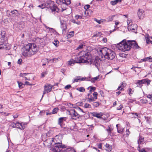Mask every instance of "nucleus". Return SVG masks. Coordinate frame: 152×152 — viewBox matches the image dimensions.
<instances>
[{"instance_id":"6ab92c4d","label":"nucleus","mask_w":152,"mask_h":152,"mask_svg":"<svg viewBox=\"0 0 152 152\" xmlns=\"http://www.w3.org/2000/svg\"><path fill=\"white\" fill-rule=\"evenodd\" d=\"M88 101L89 102L94 101L97 99V97H93L92 95L89 94H88Z\"/></svg>"},{"instance_id":"423d86ee","label":"nucleus","mask_w":152,"mask_h":152,"mask_svg":"<svg viewBox=\"0 0 152 152\" xmlns=\"http://www.w3.org/2000/svg\"><path fill=\"white\" fill-rule=\"evenodd\" d=\"M81 61L82 60L80 59V58H79V55L78 56L75 55L73 56L72 58L68 61V63L70 65H72V64L82 63V62H81Z\"/></svg>"},{"instance_id":"3c124183","label":"nucleus","mask_w":152,"mask_h":152,"mask_svg":"<svg viewBox=\"0 0 152 152\" xmlns=\"http://www.w3.org/2000/svg\"><path fill=\"white\" fill-rule=\"evenodd\" d=\"M60 23L61 25H65V24H66V22L63 20H61Z\"/></svg>"},{"instance_id":"5fc2aeb1","label":"nucleus","mask_w":152,"mask_h":152,"mask_svg":"<svg viewBox=\"0 0 152 152\" xmlns=\"http://www.w3.org/2000/svg\"><path fill=\"white\" fill-rule=\"evenodd\" d=\"M47 74V73L46 72H43L41 74V77H44L45 75Z\"/></svg>"},{"instance_id":"6e6552de","label":"nucleus","mask_w":152,"mask_h":152,"mask_svg":"<svg viewBox=\"0 0 152 152\" xmlns=\"http://www.w3.org/2000/svg\"><path fill=\"white\" fill-rule=\"evenodd\" d=\"M128 43L129 44L131 48L134 49H138L140 48V47L138 45L137 42L134 40H129L128 41Z\"/></svg>"},{"instance_id":"20e7f679","label":"nucleus","mask_w":152,"mask_h":152,"mask_svg":"<svg viewBox=\"0 0 152 152\" xmlns=\"http://www.w3.org/2000/svg\"><path fill=\"white\" fill-rule=\"evenodd\" d=\"M51 150L55 152H76L72 148L69 147L66 148L64 145L61 143L58 142L55 143V146Z\"/></svg>"},{"instance_id":"5701e85b","label":"nucleus","mask_w":152,"mask_h":152,"mask_svg":"<svg viewBox=\"0 0 152 152\" xmlns=\"http://www.w3.org/2000/svg\"><path fill=\"white\" fill-rule=\"evenodd\" d=\"M1 49L8 50L9 48L6 45L3 43L0 45V49Z\"/></svg>"},{"instance_id":"79ce46f5","label":"nucleus","mask_w":152,"mask_h":152,"mask_svg":"<svg viewBox=\"0 0 152 152\" xmlns=\"http://www.w3.org/2000/svg\"><path fill=\"white\" fill-rule=\"evenodd\" d=\"M58 110V108H55L53 109L52 111V114L56 113Z\"/></svg>"},{"instance_id":"37998d69","label":"nucleus","mask_w":152,"mask_h":152,"mask_svg":"<svg viewBox=\"0 0 152 152\" xmlns=\"http://www.w3.org/2000/svg\"><path fill=\"white\" fill-rule=\"evenodd\" d=\"M75 18L77 20H78V19H81L83 18V16H82L77 15L75 16Z\"/></svg>"},{"instance_id":"4c0bfd02","label":"nucleus","mask_w":152,"mask_h":152,"mask_svg":"<svg viewBox=\"0 0 152 152\" xmlns=\"http://www.w3.org/2000/svg\"><path fill=\"white\" fill-rule=\"evenodd\" d=\"M20 127H19L18 129H23L25 128V126L24 125V123H20Z\"/></svg>"},{"instance_id":"bf43d9fd","label":"nucleus","mask_w":152,"mask_h":152,"mask_svg":"<svg viewBox=\"0 0 152 152\" xmlns=\"http://www.w3.org/2000/svg\"><path fill=\"white\" fill-rule=\"evenodd\" d=\"M93 96L94 97H97V96L98 95V94H97V92H94L93 93Z\"/></svg>"},{"instance_id":"7ed1b4c3","label":"nucleus","mask_w":152,"mask_h":152,"mask_svg":"<svg viewBox=\"0 0 152 152\" xmlns=\"http://www.w3.org/2000/svg\"><path fill=\"white\" fill-rule=\"evenodd\" d=\"M99 52L102 57L104 56L105 58L109 59H113L115 56L114 51L106 47L100 49Z\"/></svg>"},{"instance_id":"4be33fe9","label":"nucleus","mask_w":152,"mask_h":152,"mask_svg":"<svg viewBox=\"0 0 152 152\" xmlns=\"http://www.w3.org/2000/svg\"><path fill=\"white\" fill-rule=\"evenodd\" d=\"M18 86H22L23 85H29V86H32V84H31L29 83V82L27 81H25L24 83V82H19V81H18Z\"/></svg>"},{"instance_id":"8fccbe9b","label":"nucleus","mask_w":152,"mask_h":152,"mask_svg":"<svg viewBox=\"0 0 152 152\" xmlns=\"http://www.w3.org/2000/svg\"><path fill=\"white\" fill-rule=\"evenodd\" d=\"M90 7V6L89 5L86 4L84 6V8L85 9L87 10Z\"/></svg>"},{"instance_id":"680f3d73","label":"nucleus","mask_w":152,"mask_h":152,"mask_svg":"<svg viewBox=\"0 0 152 152\" xmlns=\"http://www.w3.org/2000/svg\"><path fill=\"white\" fill-rule=\"evenodd\" d=\"M124 86H119L117 89L118 90L122 91L124 88Z\"/></svg>"},{"instance_id":"b1692460","label":"nucleus","mask_w":152,"mask_h":152,"mask_svg":"<svg viewBox=\"0 0 152 152\" xmlns=\"http://www.w3.org/2000/svg\"><path fill=\"white\" fill-rule=\"evenodd\" d=\"M1 49L8 50L9 48L6 45L3 43L0 45V49Z\"/></svg>"},{"instance_id":"473e14b6","label":"nucleus","mask_w":152,"mask_h":152,"mask_svg":"<svg viewBox=\"0 0 152 152\" xmlns=\"http://www.w3.org/2000/svg\"><path fill=\"white\" fill-rule=\"evenodd\" d=\"M11 13L15 14V15L18 16L19 15L18 11L17 10H14L11 12Z\"/></svg>"},{"instance_id":"9d476101","label":"nucleus","mask_w":152,"mask_h":152,"mask_svg":"<svg viewBox=\"0 0 152 152\" xmlns=\"http://www.w3.org/2000/svg\"><path fill=\"white\" fill-rule=\"evenodd\" d=\"M54 86H44V90L43 91V94L42 96V98L43 96L46 93H48L50 92L53 88V87Z\"/></svg>"},{"instance_id":"49530a36","label":"nucleus","mask_w":152,"mask_h":152,"mask_svg":"<svg viewBox=\"0 0 152 152\" xmlns=\"http://www.w3.org/2000/svg\"><path fill=\"white\" fill-rule=\"evenodd\" d=\"M85 46V45H83V44H81L80 45H79L78 46V47L77 48V49L78 50H79V49H82L83 47V46Z\"/></svg>"},{"instance_id":"0e129e2a","label":"nucleus","mask_w":152,"mask_h":152,"mask_svg":"<svg viewBox=\"0 0 152 152\" xmlns=\"http://www.w3.org/2000/svg\"><path fill=\"white\" fill-rule=\"evenodd\" d=\"M22 61V59L21 58H20L18 59V63L19 64H20Z\"/></svg>"},{"instance_id":"864d4df0","label":"nucleus","mask_w":152,"mask_h":152,"mask_svg":"<svg viewBox=\"0 0 152 152\" xmlns=\"http://www.w3.org/2000/svg\"><path fill=\"white\" fill-rule=\"evenodd\" d=\"M123 108V105L122 104H121L117 108V110H121Z\"/></svg>"},{"instance_id":"13d9d810","label":"nucleus","mask_w":152,"mask_h":152,"mask_svg":"<svg viewBox=\"0 0 152 152\" xmlns=\"http://www.w3.org/2000/svg\"><path fill=\"white\" fill-rule=\"evenodd\" d=\"M15 126H16V127H17L18 128L19 127H20V123L19 122H17L15 124Z\"/></svg>"},{"instance_id":"c85d7f7f","label":"nucleus","mask_w":152,"mask_h":152,"mask_svg":"<svg viewBox=\"0 0 152 152\" xmlns=\"http://www.w3.org/2000/svg\"><path fill=\"white\" fill-rule=\"evenodd\" d=\"M60 59V58H54L52 59H50L49 61H51V62L55 63L57 62Z\"/></svg>"},{"instance_id":"c03bdc74","label":"nucleus","mask_w":152,"mask_h":152,"mask_svg":"<svg viewBox=\"0 0 152 152\" xmlns=\"http://www.w3.org/2000/svg\"><path fill=\"white\" fill-rule=\"evenodd\" d=\"M84 107L85 108H91V105L89 104L88 103H86L84 105Z\"/></svg>"},{"instance_id":"dca6fc26","label":"nucleus","mask_w":152,"mask_h":152,"mask_svg":"<svg viewBox=\"0 0 152 152\" xmlns=\"http://www.w3.org/2000/svg\"><path fill=\"white\" fill-rule=\"evenodd\" d=\"M102 77V76L101 75H99L96 77L92 78L91 79V81L92 82L95 83L96 81L99 80Z\"/></svg>"},{"instance_id":"7c9ffc66","label":"nucleus","mask_w":152,"mask_h":152,"mask_svg":"<svg viewBox=\"0 0 152 152\" xmlns=\"http://www.w3.org/2000/svg\"><path fill=\"white\" fill-rule=\"evenodd\" d=\"M114 17L115 15L110 16L107 18V19L108 21H111L113 20Z\"/></svg>"},{"instance_id":"c756f323","label":"nucleus","mask_w":152,"mask_h":152,"mask_svg":"<svg viewBox=\"0 0 152 152\" xmlns=\"http://www.w3.org/2000/svg\"><path fill=\"white\" fill-rule=\"evenodd\" d=\"M63 3L69 5L71 3L70 0H62Z\"/></svg>"},{"instance_id":"72a5a7b5","label":"nucleus","mask_w":152,"mask_h":152,"mask_svg":"<svg viewBox=\"0 0 152 152\" xmlns=\"http://www.w3.org/2000/svg\"><path fill=\"white\" fill-rule=\"evenodd\" d=\"M99 104L98 102H96L92 103V105L94 107H97Z\"/></svg>"},{"instance_id":"69168bd1","label":"nucleus","mask_w":152,"mask_h":152,"mask_svg":"<svg viewBox=\"0 0 152 152\" xmlns=\"http://www.w3.org/2000/svg\"><path fill=\"white\" fill-rule=\"evenodd\" d=\"M77 109L78 110H79V111H80L81 112H83V113H84L85 112L83 111V110H82V109H81V108H80V107H77Z\"/></svg>"},{"instance_id":"f8f14e48","label":"nucleus","mask_w":152,"mask_h":152,"mask_svg":"<svg viewBox=\"0 0 152 152\" xmlns=\"http://www.w3.org/2000/svg\"><path fill=\"white\" fill-rule=\"evenodd\" d=\"M6 32L4 31L1 32V34H0V39L2 41V42H3L7 39V37L6 36Z\"/></svg>"},{"instance_id":"052dcab7","label":"nucleus","mask_w":152,"mask_h":152,"mask_svg":"<svg viewBox=\"0 0 152 152\" xmlns=\"http://www.w3.org/2000/svg\"><path fill=\"white\" fill-rule=\"evenodd\" d=\"M147 97L149 98L152 102V94H149L147 96Z\"/></svg>"},{"instance_id":"603ef678","label":"nucleus","mask_w":152,"mask_h":152,"mask_svg":"<svg viewBox=\"0 0 152 152\" xmlns=\"http://www.w3.org/2000/svg\"><path fill=\"white\" fill-rule=\"evenodd\" d=\"M146 38V43L148 44L150 43L151 40L148 37H147L145 38Z\"/></svg>"},{"instance_id":"f3484780","label":"nucleus","mask_w":152,"mask_h":152,"mask_svg":"<svg viewBox=\"0 0 152 152\" xmlns=\"http://www.w3.org/2000/svg\"><path fill=\"white\" fill-rule=\"evenodd\" d=\"M53 2L51 1H47L46 3H45V7L48 8L50 9L51 6H53Z\"/></svg>"},{"instance_id":"f257e3e1","label":"nucleus","mask_w":152,"mask_h":152,"mask_svg":"<svg viewBox=\"0 0 152 152\" xmlns=\"http://www.w3.org/2000/svg\"><path fill=\"white\" fill-rule=\"evenodd\" d=\"M79 56L80 59L82 60L81 62L82 63H88L94 65L97 69L99 68L100 65V61L97 58H91L90 53L86 51L80 52Z\"/></svg>"},{"instance_id":"58836bf2","label":"nucleus","mask_w":152,"mask_h":152,"mask_svg":"<svg viewBox=\"0 0 152 152\" xmlns=\"http://www.w3.org/2000/svg\"><path fill=\"white\" fill-rule=\"evenodd\" d=\"M134 90L133 89H132L131 88H129L128 89V93L130 95L131 94H133L134 92Z\"/></svg>"},{"instance_id":"a211bd4d","label":"nucleus","mask_w":152,"mask_h":152,"mask_svg":"<svg viewBox=\"0 0 152 152\" xmlns=\"http://www.w3.org/2000/svg\"><path fill=\"white\" fill-rule=\"evenodd\" d=\"M53 6H51L50 9L52 10V12H58L59 9L55 4H53Z\"/></svg>"},{"instance_id":"2eb2a0df","label":"nucleus","mask_w":152,"mask_h":152,"mask_svg":"<svg viewBox=\"0 0 152 152\" xmlns=\"http://www.w3.org/2000/svg\"><path fill=\"white\" fill-rule=\"evenodd\" d=\"M86 79V78L82 77L81 76H77L74 78V81H73V83L75 82H78L84 80Z\"/></svg>"},{"instance_id":"aec40b11","label":"nucleus","mask_w":152,"mask_h":152,"mask_svg":"<svg viewBox=\"0 0 152 152\" xmlns=\"http://www.w3.org/2000/svg\"><path fill=\"white\" fill-rule=\"evenodd\" d=\"M112 147L109 144H106L104 147V149L108 152L110 151L112 149Z\"/></svg>"},{"instance_id":"2f4dec72","label":"nucleus","mask_w":152,"mask_h":152,"mask_svg":"<svg viewBox=\"0 0 152 152\" xmlns=\"http://www.w3.org/2000/svg\"><path fill=\"white\" fill-rule=\"evenodd\" d=\"M61 28L62 29L63 33L64 32V31H65L66 29V24H65V25H61Z\"/></svg>"},{"instance_id":"4d7b16f0","label":"nucleus","mask_w":152,"mask_h":152,"mask_svg":"<svg viewBox=\"0 0 152 152\" xmlns=\"http://www.w3.org/2000/svg\"><path fill=\"white\" fill-rule=\"evenodd\" d=\"M106 131L109 134L110 133L111 131V129L108 126V129H106Z\"/></svg>"},{"instance_id":"e433bc0d","label":"nucleus","mask_w":152,"mask_h":152,"mask_svg":"<svg viewBox=\"0 0 152 152\" xmlns=\"http://www.w3.org/2000/svg\"><path fill=\"white\" fill-rule=\"evenodd\" d=\"M53 142H54V139L53 138H50L47 140V142H49L50 145H52Z\"/></svg>"},{"instance_id":"ea45409f","label":"nucleus","mask_w":152,"mask_h":152,"mask_svg":"<svg viewBox=\"0 0 152 152\" xmlns=\"http://www.w3.org/2000/svg\"><path fill=\"white\" fill-rule=\"evenodd\" d=\"M0 113L2 115L4 116H7L9 115V113L4 112H0Z\"/></svg>"},{"instance_id":"de8ad7c7","label":"nucleus","mask_w":152,"mask_h":152,"mask_svg":"<svg viewBox=\"0 0 152 152\" xmlns=\"http://www.w3.org/2000/svg\"><path fill=\"white\" fill-rule=\"evenodd\" d=\"M67 105L69 107H70V108H75L74 107V105L70 103H68L67 104Z\"/></svg>"},{"instance_id":"e2e57ef3","label":"nucleus","mask_w":152,"mask_h":152,"mask_svg":"<svg viewBox=\"0 0 152 152\" xmlns=\"http://www.w3.org/2000/svg\"><path fill=\"white\" fill-rule=\"evenodd\" d=\"M27 74H28V73H21L20 75L21 76L23 77H24V76H26V75H27Z\"/></svg>"},{"instance_id":"0eeeda50","label":"nucleus","mask_w":152,"mask_h":152,"mask_svg":"<svg viewBox=\"0 0 152 152\" xmlns=\"http://www.w3.org/2000/svg\"><path fill=\"white\" fill-rule=\"evenodd\" d=\"M69 114L71 116L72 119L76 120L80 117V115L77 113L74 109H71L69 111Z\"/></svg>"},{"instance_id":"a19ab883","label":"nucleus","mask_w":152,"mask_h":152,"mask_svg":"<svg viewBox=\"0 0 152 152\" xmlns=\"http://www.w3.org/2000/svg\"><path fill=\"white\" fill-rule=\"evenodd\" d=\"M64 118L61 117L58 120V124L61 125V124Z\"/></svg>"},{"instance_id":"f03ea898","label":"nucleus","mask_w":152,"mask_h":152,"mask_svg":"<svg viewBox=\"0 0 152 152\" xmlns=\"http://www.w3.org/2000/svg\"><path fill=\"white\" fill-rule=\"evenodd\" d=\"M38 50V48L34 43H28L24 45L22 48V55L24 56H30L36 54Z\"/></svg>"},{"instance_id":"338daca9","label":"nucleus","mask_w":152,"mask_h":152,"mask_svg":"<svg viewBox=\"0 0 152 152\" xmlns=\"http://www.w3.org/2000/svg\"><path fill=\"white\" fill-rule=\"evenodd\" d=\"M107 39L106 38H104L102 40V41L104 42H107Z\"/></svg>"},{"instance_id":"cd10ccee","label":"nucleus","mask_w":152,"mask_h":152,"mask_svg":"<svg viewBox=\"0 0 152 152\" xmlns=\"http://www.w3.org/2000/svg\"><path fill=\"white\" fill-rule=\"evenodd\" d=\"M76 90L81 92H84L85 91V89L83 87H78L76 88Z\"/></svg>"},{"instance_id":"f704fd0d","label":"nucleus","mask_w":152,"mask_h":152,"mask_svg":"<svg viewBox=\"0 0 152 152\" xmlns=\"http://www.w3.org/2000/svg\"><path fill=\"white\" fill-rule=\"evenodd\" d=\"M102 34L100 32H96V34L93 35V37H99L102 35Z\"/></svg>"},{"instance_id":"1a4fd4ad","label":"nucleus","mask_w":152,"mask_h":152,"mask_svg":"<svg viewBox=\"0 0 152 152\" xmlns=\"http://www.w3.org/2000/svg\"><path fill=\"white\" fill-rule=\"evenodd\" d=\"M151 81L148 79H143L141 80H138L137 81L138 84L140 85L142 84L147 85H148L150 84V82Z\"/></svg>"},{"instance_id":"09e8293b","label":"nucleus","mask_w":152,"mask_h":152,"mask_svg":"<svg viewBox=\"0 0 152 152\" xmlns=\"http://www.w3.org/2000/svg\"><path fill=\"white\" fill-rule=\"evenodd\" d=\"M38 7L41 8L42 9H43L45 8V3L43 4H42L39 5Z\"/></svg>"},{"instance_id":"4468645a","label":"nucleus","mask_w":152,"mask_h":152,"mask_svg":"<svg viewBox=\"0 0 152 152\" xmlns=\"http://www.w3.org/2000/svg\"><path fill=\"white\" fill-rule=\"evenodd\" d=\"M92 115L94 117H95L99 118H102V113H98L96 112H93L91 113Z\"/></svg>"},{"instance_id":"9b49d317","label":"nucleus","mask_w":152,"mask_h":152,"mask_svg":"<svg viewBox=\"0 0 152 152\" xmlns=\"http://www.w3.org/2000/svg\"><path fill=\"white\" fill-rule=\"evenodd\" d=\"M137 15L140 19H142L144 17V12L142 10L139 9L137 12Z\"/></svg>"},{"instance_id":"a878e982","label":"nucleus","mask_w":152,"mask_h":152,"mask_svg":"<svg viewBox=\"0 0 152 152\" xmlns=\"http://www.w3.org/2000/svg\"><path fill=\"white\" fill-rule=\"evenodd\" d=\"M132 114V118H136L137 117L138 118H140V116H139V115L136 113H131Z\"/></svg>"},{"instance_id":"6e6d98bb","label":"nucleus","mask_w":152,"mask_h":152,"mask_svg":"<svg viewBox=\"0 0 152 152\" xmlns=\"http://www.w3.org/2000/svg\"><path fill=\"white\" fill-rule=\"evenodd\" d=\"M94 20L95 21H96V22L98 23L99 24H100L101 23V22L100 21L101 20H99L96 19V18H95L94 19Z\"/></svg>"},{"instance_id":"393cba45","label":"nucleus","mask_w":152,"mask_h":152,"mask_svg":"<svg viewBox=\"0 0 152 152\" xmlns=\"http://www.w3.org/2000/svg\"><path fill=\"white\" fill-rule=\"evenodd\" d=\"M122 0H115L112 1H111L110 3L112 5H114L118 3L121 2Z\"/></svg>"},{"instance_id":"412c9836","label":"nucleus","mask_w":152,"mask_h":152,"mask_svg":"<svg viewBox=\"0 0 152 152\" xmlns=\"http://www.w3.org/2000/svg\"><path fill=\"white\" fill-rule=\"evenodd\" d=\"M144 140V137H142L140 135H139V139L137 140V143L139 145L140 144H143Z\"/></svg>"},{"instance_id":"39448f33","label":"nucleus","mask_w":152,"mask_h":152,"mask_svg":"<svg viewBox=\"0 0 152 152\" xmlns=\"http://www.w3.org/2000/svg\"><path fill=\"white\" fill-rule=\"evenodd\" d=\"M117 47L119 50L123 52L129 50L131 49V47L128 43V41L126 42L125 40L118 44Z\"/></svg>"},{"instance_id":"a18cd8bd","label":"nucleus","mask_w":152,"mask_h":152,"mask_svg":"<svg viewBox=\"0 0 152 152\" xmlns=\"http://www.w3.org/2000/svg\"><path fill=\"white\" fill-rule=\"evenodd\" d=\"M74 31H73L71 32H70V34L68 35V37L69 38H70L73 37L74 35Z\"/></svg>"},{"instance_id":"c9c22d12","label":"nucleus","mask_w":152,"mask_h":152,"mask_svg":"<svg viewBox=\"0 0 152 152\" xmlns=\"http://www.w3.org/2000/svg\"><path fill=\"white\" fill-rule=\"evenodd\" d=\"M59 43V42L57 40H55L53 42V43L56 47L58 46Z\"/></svg>"},{"instance_id":"774afa93","label":"nucleus","mask_w":152,"mask_h":152,"mask_svg":"<svg viewBox=\"0 0 152 152\" xmlns=\"http://www.w3.org/2000/svg\"><path fill=\"white\" fill-rule=\"evenodd\" d=\"M145 58V59L146 61H147L150 59H151L152 58H151V57H147L146 58Z\"/></svg>"},{"instance_id":"bb28decb","label":"nucleus","mask_w":152,"mask_h":152,"mask_svg":"<svg viewBox=\"0 0 152 152\" xmlns=\"http://www.w3.org/2000/svg\"><path fill=\"white\" fill-rule=\"evenodd\" d=\"M88 89H90L89 91L90 93H91L92 92L94 91L96 89V88L95 87H93L91 86H90L88 88Z\"/></svg>"},{"instance_id":"ddd939ff","label":"nucleus","mask_w":152,"mask_h":152,"mask_svg":"<svg viewBox=\"0 0 152 152\" xmlns=\"http://www.w3.org/2000/svg\"><path fill=\"white\" fill-rule=\"evenodd\" d=\"M137 25L135 24H133L129 25L128 27V29L129 30H130L135 32V30L137 27Z\"/></svg>"}]
</instances>
